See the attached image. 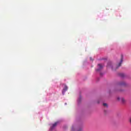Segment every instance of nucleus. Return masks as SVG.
I'll return each mask as SVG.
<instances>
[{
    "label": "nucleus",
    "mask_w": 131,
    "mask_h": 131,
    "mask_svg": "<svg viewBox=\"0 0 131 131\" xmlns=\"http://www.w3.org/2000/svg\"><path fill=\"white\" fill-rule=\"evenodd\" d=\"M117 100H118V101H120V97H117Z\"/></svg>",
    "instance_id": "10"
},
{
    "label": "nucleus",
    "mask_w": 131,
    "mask_h": 131,
    "mask_svg": "<svg viewBox=\"0 0 131 131\" xmlns=\"http://www.w3.org/2000/svg\"><path fill=\"white\" fill-rule=\"evenodd\" d=\"M119 76H121V77H123L124 76V74H120Z\"/></svg>",
    "instance_id": "7"
},
{
    "label": "nucleus",
    "mask_w": 131,
    "mask_h": 131,
    "mask_svg": "<svg viewBox=\"0 0 131 131\" xmlns=\"http://www.w3.org/2000/svg\"><path fill=\"white\" fill-rule=\"evenodd\" d=\"M98 69L96 70V71H100L102 69H103V66L101 64H98Z\"/></svg>",
    "instance_id": "2"
},
{
    "label": "nucleus",
    "mask_w": 131,
    "mask_h": 131,
    "mask_svg": "<svg viewBox=\"0 0 131 131\" xmlns=\"http://www.w3.org/2000/svg\"><path fill=\"white\" fill-rule=\"evenodd\" d=\"M58 124V122H55L54 124H53L52 126L51 127V129H53L54 127L55 126H57V125Z\"/></svg>",
    "instance_id": "4"
},
{
    "label": "nucleus",
    "mask_w": 131,
    "mask_h": 131,
    "mask_svg": "<svg viewBox=\"0 0 131 131\" xmlns=\"http://www.w3.org/2000/svg\"><path fill=\"white\" fill-rule=\"evenodd\" d=\"M82 128H80L77 131H82Z\"/></svg>",
    "instance_id": "9"
},
{
    "label": "nucleus",
    "mask_w": 131,
    "mask_h": 131,
    "mask_svg": "<svg viewBox=\"0 0 131 131\" xmlns=\"http://www.w3.org/2000/svg\"><path fill=\"white\" fill-rule=\"evenodd\" d=\"M122 62H123V57L122 56L121 58V60L119 63L118 66H117L116 69H114L113 68H112V69L113 70H116V69H118V67H120V66H121V64H122Z\"/></svg>",
    "instance_id": "1"
},
{
    "label": "nucleus",
    "mask_w": 131,
    "mask_h": 131,
    "mask_svg": "<svg viewBox=\"0 0 131 131\" xmlns=\"http://www.w3.org/2000/svg\"><path fill=\"white\" fill-rule=\"evenodd\" d=\"M67 90H68V87L67 85H65L64 89L62 90V95H64V94H65Z\"/></svg>",
    "instance_id": "3"
},
{
    "label": "nucleus",
    "mask_w": 131,
    "mask_h": 131,
    "mask_svg": "<svg viewBox=\"0 0 131 131\" xmlns=\"http://www.w3.org/2000/svg\"><path fill=\"white\" fill-rule=\"evenodd\" d=\"M121 101L122 104H125V103H126V100L124 99V98H122L121 99Z\"/></svg>",
    "instance_id": "5"
},
{
    "label": "nucleus",
    "mask_w": 131,
    "mask_h": 131,
    "mask_svg": "<svg viewBox=\"0 0 131 131\" xmlns=\"http://www.w3.org/2000/svg\"><path fill=\"white\" fill-rule=\"evenodd\" d=\"M119 85H125V82H122L119 83Z\"/></svg>",
    "instance_id": "6"
},
{
    "label": "nucleus",
    "mask_w": 131,
    "mask_h": 131,
    "mask_svg": "<svg viewBox=\"0 0 131 131\" xmlns=\"http://www.w3.org/2000/svg\"><path fill=\"white\" fill-rule=\"evenodd\" d=\"M103 105L104 107L107 106V103H103Z\"/></svg>",
    "instance_id": "8"
},
{
    "label": "nucleus",
    "mask_w": 131,
    "mask_h": 131,
    "mask_svg": "<svg viewBox=\"0 0 131 131\" xmlns=\"http://www.w3.org/2000/svg\"><path fill=\"white\" fill-rule=\"evenodd\" d=\"M90 60H93V59H92V57H90Z\"/></svg>",
    "instance_id": "11"
}]
</instances>
